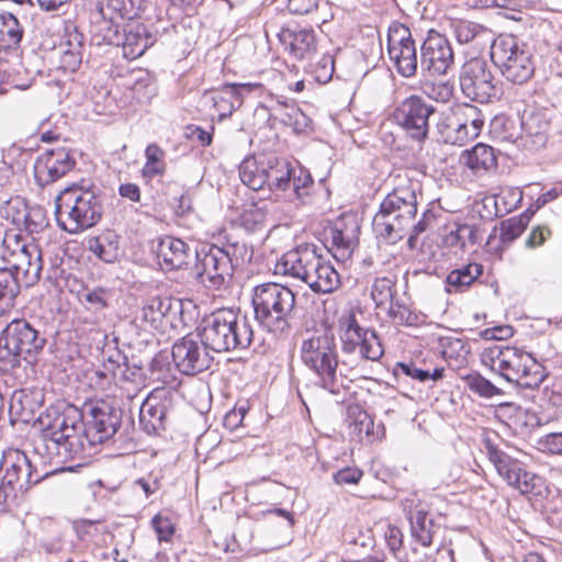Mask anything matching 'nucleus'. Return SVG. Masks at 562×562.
<instances>
[{
	"mask_svg": "<svg viewBox=\"0 0 562 562\" xmlns=\"http://www.w3.org/2000/svg\"><path fill=\"white\" fill-rule=\"evenodd\" d=\"M136 15L134 0H99L92 19L94 22H103V41L109 44H119L121 40L119 22L125 19L133 20Z\"/></svg>",
	"mask_w": 562,
	"mask_h": 562,
	"instance_id": "obj_21",
	"label": "nucleus"
},
{
	"mask_svg": "<svg viewBox=\"0 0 562 562\" xmlns=\"http://www.w3.org/2000/svg\"><path fill=\"white\" fill-rule=\"evenodd\" d=\"M46 337L29 321L12 319L0 333V370L12 371L22 360L32 362L44 349Z\"/></svg>",
	"mask_w": 562,
	"mask_h": 562,
	"instance_id": "obj_8",
	"label": "nucleus"
},
{
	"mask_svg": "<svg viewBox=\"0 0 562 562\" xmlns=\"http://www.w3.org/2000/svg\"><path fill=\"white\" fill-rule=\"evenodd\" d=\"M102 211L101 198L91 189L67 188L56 199V220L70 234L94 226L100 221Z\"/></svg>",
	"mask_w": 562,
	"mask_h": 562,
	"instance_id": "obj_9",
	"label": "nucleus"
},
{
	"mask_svg": "<svg viewBox=\"0 0 562 562\" xmlns=\"http://www.w3.org/2000/svg\"><path fill=\"white\" fill-rule=\"evenodd\" d=\"M278 36L284 49L296 59L310 58L316 50V35L311 27H283Z\"/></svg>",
	"mask_w": 562,
	"mask_h": 562,
	"instance_id": "obj_31",
	"label": "nucleus"
},
{
	"mask_svg": "<svg viewBox=\"0 0 562 562\" xmlns=\"http://www.w3.org/2000/svg\"><path fill=\"white\" fill-rule=\"evenodd\" d=\"M0 505H11L43 480L25 452L13 450L0 464Z\"/></svg>",
	"mask_w": 562,
	"mask_h": 562,
	"instance_id": "obj_11",
	"label": "nucleus"
},
{
	"mask_svg": "<svg viewBox=\"0 0 562 562\" xmlns=\"http://www.w3.org/2000/svg\"><path fill=\"white\" fill-rule=\"evenodd\" d=\"M457 114L459 119L461 120L462 124L467 126L468 132L470 133L471 137L474 139L476 138L484 125V117L476 106L472 104H464L457 111Z\"/></svg>",
	"mask_w": 562,
	"mask_h": 562,
	"instance_id": "obj_50",
	"label": "nucleus"
},
{
	"mask_svg": "<svg viewBox=\"0 0 562 562\" xmlns=\"http://www.w3.org/2000/svg\"><path fill=\"white\" fill-rule=\"evenodd\" d=\"M194 250L180 238L162 237L156 247V255L160 266L166 269H181L186 266Z\"/></svg>",
	"mask_w": 562,
	"mask_h": 562,
	"instance_id": "obj_32",
	"label": "nucleus"
},
{
	"mask_svg": "<svg viewBox=\"0 0 562 562\" xmlns=\"http://www.w3.org/2000/svg\"><path fill=\"white\" fill-rule=\"evenodd\" d=\"M312 184L313 179L306 170L300 168L296 171L292 168L291 188L299 199H302L308 194V189Z\"/></svg>",
	"mask_w": 562,
	"mask_h": 562,
	"instance_id": "obj_54",
	"label": "nucleus"
},
{
	"mask_svg": "<svg viewBox=\"0 0 562 562\" xmlns=\"http://www.w3.org/2000/svg\"><path fill=\"white\" fill-rule=\"evenodd\" d=\"M385 310L395 325H411L414 322L413 314L408 306L397 300L393 299Z\"/></svg>",
	"mask_w": 562,
	"mask_h": 562,
	"instance_id": "obj_53",
	"label": "nucleus"
},
{
	"mask_svg": "<svg viewBox=\"0 0 562 562\" xmlns=\"http://www.w3.org/2000/svg\"><path fill=\"white\" fill-rule=\"evenodd\" d=\"M273 273L302 281L314 293H331L340 285L338 272L314 244H302L284 252L277 260Z\"/></svg>",
	"mask_w": 562,
	"mask_h": 562,
	"instance_id": "obj_2",
	"label": "nucleus"
},
{
	"mask_svg": "<svg viewBox=\"0 0 562 562\" xmlns=\"http://www.w3.org/2000/svg\"><path fill=\"white\" fill-rule=\"evenodd\" d=\"M151 525L157 533L159 541H167L175 531L169 518L162 517L160 515H156L151 519Z\"/></svg>",
	"mask_w": 562,
	"mask_h": 562,
	"instance_id": "obj_61",
	"label": "nucleus"
},
{
	"mask_svg": "<svg viewBox=\"0 0 562 562\" xmlns=\"http://www.w3.org/2000/svg\"><path fill=\"white\" fill-rule=\"evenodd\" d=\"M345 329L341 335L342 350L352 353L357 349L363 359L378 361L384 353L382 342L373 329L362 328L350 315L344 323Z\"/></svg>",
	"mask_w": 562,
	"mask_h": 562,
	"instance_id": "obj_23",
	"label": "nucleus"
},
{
	"mask_svg": "<svg viewBox=\"0 0 562 562\" xmlns=\"http://www.w3.org/2000/svg\"><path fill=\"white\" fill-rule=\"evenodd\" d=\"M464 385L481 397L492 398L502 395L503 391L479 373H471L462 378Z\"/></svg>",
	"mask_w": 562,
	"mask_h": 562,
	"instance_id": "obj_49",
	"label": "nucleus"
},
{
	"mask_svg": "<svg viewBox=\"0 0 562 562\" xmlns=\"http://www.w3.org/2000/svg\"><path fill=\"white\" fill-rule=\"evenodd\" d=\"M259 82L231 83L218 90L207 91L203 95V102L211 105L222 121L241 105L243 97L251 91L261 90Z\"/></svg>",
	"mask_w": 562,
	"mask_h": 562,
	"instance_id": "obj_27",
	"label": "nucleus"
},
{
	"mask_svg": "<svg viewBox=\"0 0 562 562\" xmlns=\"http://www.w3.org/2000/svg\"><path fill=\"white\" fill-rule=\"evenodd\" d=\"M180 304L171 297L154 296L144 304L142 319L154 329H165L171 325V315H176Z\"/></svg>",
	"mask_w": 562,
	"mask_h": 562,
	"instance_id": "obj_33",
	"label": "nucleus"
},
{
	"mask_svg": "<svg viewBox=\"0 0 562 562\" xmlns=\"http://www.w3.org/2000/svg\"><path fill=\"white\" fill-rule=\"evenodd\" d=\"M435 111V106L423 97L413 94L396 106L394 119L408 137L422 142L428 136L429 117Z\"/></svg>",
	"mask_w": 562,
	"mask_h": 562,
	"instance_id": "obj_18",
	"label": "nucleus"
},
{
	"mask_svg": "<svg viewBox=\"0 0 562 562\" xmlns=\"http://www.w3.org/2000/svg\"><path fill=\"white\" fill-rule=\"evenodd\" d=\"M438 131L446 144L463 146L472 140L470 133L459 119L457 112L445 117L438 124Z\"/></svg>",
	"mask_w": 562,
	"mask_h": 562,
	"instance_id": "obj_42",
	"label": "nucleus"
},
{
	"mask_svg": "<svg viewBox=\"0 0 562 562\" xmlns=\"http://www.w3.org/2000/svg\"><path fill=\"white\" fill-rule=\"evenodd\" d=\"M110 297V291L103 288L93 289L85 294V300L89 305V308L94 312L105 308L109 304Z\"/></svg>",
	"mask_w": 562,
	"mask_h": 562,
	"instance_id": "obj_55",
	"label": "nucleus"
},
{
	"mask_svg": "<svg viewBox=\"0 0 562 562\" xmlns=\"http://www.w3.org/2000/svg\"><path fill=\"white\" fill-rule=\"evenodd\" d=\"M251 304L258 325L276 336L288 334L296 311V295L279 283L267 282L254 288Z\"/></svg>",
	"mask_w": 562,
	"mask_h": 562,
	"instance_id": "obj_3",
	"label": "nucleus"
},
{
	"mask_svg": "<svg viewBox=\"0 0 562 562\" xmlns=\"http://www.w3.org/2000/svg\"><path fill=\"white\" fill-rule=\"evenodd\" d=\"M482 363L506 381L525 389L538 387L547 373L530 353L516 347L493 345L481 355Z\"/></svg>",
	"mask_w": 562,
	"mask_h": 562,
	"instance_id": "obj_5",
	"label": "nucleus"
},
{
	"mask_svg": "<svg viewBox=\"0 0 562 562\" xmlns=\"http://www.w3.org/2000/svg\"><path fill=\"white\" fill-rule=\"evenodd\" d=\"M551 124V112L547 109L526 110L518 121L505 120L503 139L518 148L536 151L544 147Z\"/></svg>",
	"mask_w": 562,
	"mask_h": 562,
	"instance_id": "obj_13",
	"label": "nucleus"
},
{
	"mask_svg": "<svg viewBox=\"0 0 562 562\" xmlns=\"http://www.w3.org/2000/svg\"><path fill=\"white\" fill-rule=\"evenodd\" d=\"M482 273L483 266L476 262H470L453 269L446 278V291L448 293L463 292L472 285Z\"/></svg>",
	"mask_w": 562,
	"mask_h": 562,
	"instance_id": "obj_40",
	"label": "nucleus"
},
{
	"mask_svg": "<svg viewBox=\"0 0 562 562\" xmlns=\"http://www.w3.org/2000/svg\"><path fill=\"white\" fill-rule=\"evenodd\" d=\"M171 357L176 368L187 375L203 372L213 362L211 350L204 344L200 333L189 334L178 339L172 346Z\"/></svg>",
	"mask_w": 562,
	"mask_h": 562,
	"instance_id": "obj_19",
	"label": "nucleus"
},
{
	"mask_svg": "<svg viewBox=\"0 0 562 562\" xmlns=\"http://www.w3.org/2000/svg\"><path fill=\"white\" fill-rule=\"evenodd\" d=\"M459 82L464 97L472 101L488 103L497 98L495 78L486 60L482 58H471L463 64Z\"/></svg>",
	"mask_w": 562,
	"mask_h": 562,
	"instance_id": "obj_16",
	"label": "nucleus"
},
{
	"mask_svg": "<svg viewBox=\"0 0 562 562\" xmlns=\"http://www.w3.org/2000/svg\"><path fill=\"white\" fill-rule=\"evenodd\" d=\"M273 111L276 119L288 126H292L296 132L303 131L310 124L308 116L296 106L279 103Z\"/></svg>",
	"mask_w": 562,
	"mask_h": 562,
	"instance_id": "obj_44",
	"label": "nucleus"
},
{
	"mask_svg": "<svg viewBox=\"0 0 562 562\" xmlns=\"http://www.w3.org/2000/svg\"><path fill=\"white\" fill-rule=\"evenodd\" d=\"M459 161L474 173L488 171L495 168L497 164L493 147L482 143L476 144L471 149L464 150Z\"/></svg>",
	"mask_w": 562,
	"mask_h": 562,
	"instance_id": "obj_37",
	"label": "nucleus"
},
{
	"mask_svg": "<svg viewBox=\"0 0 562 562\" xmlns=\"http://www.w3.org/2000/svg\"><path fill=\"white\" fill-rule=\"evenodd\" d=\"M38 422L46 450L57 463L85 458L83 414L77 406L50 407Z\"/></svg>",
	"mask_w": 562,
	"mask_h": 562,
	"instance_id": "obj_1",
	"label": "nucleus"
},
{
	"mask_svg": "<svg viewBox=\"0 0 562 562\" xmlns=\"http://www.w3.org/2000/svg\"><path fill=\"white\" fill-rule=\"evenodd\" d=\"M239 177L241 182L254 191L266 187L265 158L257 159L249 157L239 165Z\"/></svg>",
	"mask_w": 562,
	"mask_h": 562,
	"instance_id": "obj_41",
	"label": "nucleus"
},
{
	"mask_svg": "<svg viewBox=\"0 0 562 562\" xmlns=\"http://www.w3.org/2000/svg\"><path fill=\"white\" fill-rule=\"evenodd\" d=\"M491 60L502 76L517 85L527 82L535 72V61L528 44L514 35L502 34L491 45Z\"/></svg>",
	"mask_w": 562,
	"mask_h": 562,
	"instance_id": "obj_10",
	"label": "nucleus"
},
{
	"mask_svg": "<svg viewBox=\"0 0 562 562\" xmlns=\"http://www.w3.org/2000/svg\"><path fill=\"white\" fill-rule=\"evenodd\" d=\"M417 213L416 189L412 183L398 186L389 193L372 221L376 237L387 244L403 239Z\"/></svg>",
	"mask_w": 562,
	"mask_h": 562,
	"instance_id": "obj_6",
	"label": "nucleus"
},
{
	"mask_svg": "<svg viewBox=\"0 0 562 562\" xmlns=\"http://www.w3.org/2000/svg\"><path fill=\"white\" fill-rule=\"evenodd\" d=\"M453 32L460 44H472L477 50L491 48L492 42L496 38L488 27L464 20L453 24Z\"/></svg>",
	"mask_w": 562,
	"mask_h": 562,
	"instance_id": "obj_34",
	"label": "nucleus"
},
{
	"mask_svg": "<svg viewBox=\"0 0 562 562\" xmlns=\"http://www.w3.org/2000/svg\"><path fill=\"white\" fill-rule=\"evenodd\" d=\"M121 411L105 401L89 406L83 429L85 458L91 448L111 439L121 426Z\"/></svg>",
	"mask_w": 562,
	"mask_h": 562,
	"instance_id": "obj_15",
	"label": "nucleus"
},
{
	"mask_svg": "<svg viewBox=\"0 0 562 562\" xmlns=\"http://www.w3.org/2000/svg\"><path fill=\"white\" fill-rule=\"evenodd\" d=\"M196 280L206 288L220 289L229 282L234 270L249 262L252 250L245 243H228L222 247L205 245L194 249Z\"/></svg>",
	"mask_w": 562,
	"mask_h": 562,
	"instance_id": "obj_4",
	"label": "nucleus"
},
{
	"mask_svg": "<svg viewBox=\"0 0 562 562\" xmlns=\"http://www.w3.org/2000/svg\"><path fill=\"white\" fill-rule=\"evenodd\" d=\"M387 54L402 77L416 76L418 69L417 47L411 30L404 24L393 22L389 26Z\"/></svg>",
	"mask_w": 562,
	"mask_h": 562,
	"instance_id": "obj_17",
	"label": "nucleus"
},
{
	"mask_svg": "<svg viewBox=\"0 0 562 562\" xmlns=\"http://www.w3.org/2000/svg\"><path fill=\"white\" fill-rule=\"evenodd\" d=\"M535 212L528 209L518 216L502 221L498 227H494L486 243L490 251L501 255L508 248L525 232Z\"/></svg>",
	"mask_w": 562,
	"mask_h": 562,
	"instance_id": "obj_28",
	"label": "nucleus"
},
{
	"mask_svg": "<svg viewBox=\"0 0 562 562\" xmlns=\"http://www.w3.org/2000/svg\"><path fill=\"white\" fill-rule=\"evenodd\" d=\"M199 333L214 352L246 350L254 340L252 326L247 316L231 308L217 310L205 317Z\"/></svg>",
	"mask_w": 562,
	"mask_h": 562,
	"instance_id": "obj_7",
	"label": "nucleus"
},
{
	"mask_svg": "<svg viewBox=\"0 0 562 562\" xmlns=\"http://www.w3.org/2000/svg\"><path fill=\"white\" fill-rule=\"evenodd\" d=\"M240 225L248 232L263 229L268 224V211L265 205L254 203L248 205L240 214Z\"/></svg>",
	"mask_w": 562,
	"mask_h": 562,
	"instance_id": "obj_46",
	"label": "nucleus"
},
{
	"mask_svg": "<svg viewBox=\"0 0 562 562\" xmlns=\"http://www.w3.org/2000/svg\"><path fill=\"white\" fill-rule=\"evenodd\" d=\"M402 507L406 514L413 538L424 547L432 543V519L428 516L426 505L422 503L417 494H411L402 501Z\"/></svg>",
	"mask_w": 562,
	"mask_h": 562,
	"instance_id": "obj_29",
	"label": "nucleus"
},
{
	"mask_svg": "<svg viewBox=\"0 0 562 562\" xmlns=\"http://www.w3.org/2000/svg\"><path fill=\"white\" fill-rule=\"evenodd\" d=\"M16 211L13 214L12 222L15 224L23 223L25 229L30 234L40 233L47 226V218L44 211L40 207L26 210L25 204L19 200H10L5 206V213L9 216L10 211Z\"/></svg>",
	"mask_w": 562,
	"mask_h": 562,
	"instance_id": "obj_35",
	"label": "nucleus"
},
{
	"mask_svg": "<svg viewBox=\"0 0 562 562\" xmlns=\"http://www.w3.org/2000/svg\"><path fill=\"white\" fill-rule=\"evenodd\" d=\"M384 537L390 551L396 555L403 544L402 531L397 527L390 526L385 531Z\"/></svg>",
	"mask_w": 562,
	"mask_h": 562,
	"instance_id": "obj_64",
	"label": "nucleus"
},
{
	"mask_svg": "<svg viewBox=\"0 0 562 562\" xmlns=\"http://www.w3.org/2000/svg\"><path fill=\"white\" fill-rule=\"evenodd\" d=\"M18 292L16 276L9 268L0 269V316L13 307Z\"/></svg>",
	"mask_w": 562,
	"mask_h": 562,
	"instance_id": "obj_43",
	"label": "nucleus"
},
{
	"mask_svg": "<svg viewBox=\"0 0 562 562\" xmlns=\"http://www.w3.org/2000/svg\"><path fill=\"white\" fill-rule=\"evenodd\" d=\"M454 66V54L449 40L429 31L420 46V70L426 77H438L449 74Z\"/></svg>",
	"mask_w": 562,
	"mask_h": 562,
	"instance_id": "obj_20",
	"label": "nucleus"
},
{
	"mask_svg": "<svg viewBox=\"0 0 562 562\" xmlns=\"http://www.w3.org/2000/svg\"><path fill=\"white\" fill-rule=\"evenodd\" d=\"M167 12L170 16L191 15L196 8V0H168Z\"/></svg>",
	"mask_w": 562,
	"mask_h": 562,
	"instance_id": "obj_59",
	"label": "nucleus"
},
{
	"mask_svg": "<svg viewBox=\"0 0 562 562\" xmlns=\"http://www.w3.org/2000/svg\"><path fill=\"white\" fill-rule=\"evenodd\" d=\"M167 405L156 396L148 397L139 411V423L146 432H156L165 428Z\"/></svg>",
	"mask_w": 562,
	"mask_h": 562,
	"instance_id": "obj_39",
	"label": "nucleus"
},
{
	"mask_svg": "<svg viewBox=\"0 0 562 562\" xmlns=\"http://www.w3.org/2000/svg\"><path fill=\"white\" fill-rule=\"evenodd\" d=\"M88 249L100 260L112 263L120 255V236L113 231H105L88 239Z\"/></svg>",
	"mask_w": 562,
	"mask_h": 562,
	"instance_id": "obj_38",
	"label": "nucleus"
},
{
	"mask_svg": "<svg viewBox=\"0 0 562 562\" xmlns=\"http://www.w3.org/2000/svg\"><path fill=\"white\" fill-rule=\"evenodd\" d=\"M395 281L391 278H375L371 285V297L378 308H385L394 299Z\"/></svg>",
	"mask_w": 562,
	"mask_h": 562,
	"instance_id": "obj_47",
	"label": "nucleus"
},
{
	"mask_svg": "<svg viewBox=\"0 0 562 562\" xmlns=\"http://www.w3.org/2000/svg\"><path fill=\"white\" fill-rule=\"evenodd\" d=\"M551 236V231L546 225H538L532 228L528 238L526 239V247L536 248L541 245Z\"/></svg>",
	"mask_w": 562,
	"mask_h": 562,
	"instance_id": "obj_62",
	"label": "nucleus"
},
{
	"mask_svg": "<svg viewBox=\"0 0 562 562\" xmlns=\"http://www.w3.org/2000/svg\"><path fill=\"white\" fill-rule=\"evenodd\" d=\"M151 378L165 384L173 380L169 356L165 352L157 353L149 363Z\"/></svg>",
	"mask_w": 562,
	"mask_h": 562,
	"instance_id": "obj_52",
	"label": "nucleus"
},
{
	"mask_svg": "<svg viewBox=\"0 0 562 562\" xmlns=\"http://www.w3.org/2000/svg\"><path fill=\"white\" fill-rule=\"evenodd\" d=\"M266 187L270 191H286L291 188L292 167L284 158L270 156L265 158Z\"/></svg>",
	"mask_w": 562,
	"mask_h": 562,
	"instance_id": "obj_36",
	"label": "nucleus"
},
{
	"mask_svg": "<svg viewBox=\"0 0 562 562\" xmlns=\"http://www.w3.org/2000/svg\"><path fill=\"white\" fill-rule=\"evenodd\" d=\"M538 445L543 452L551 454H562V431L550 432L538 440Z\"/></svg>",
	"mask_w": 562,
	"mask_h": 562,
	"instance_id": "obj_57",
	"label": "nucleus"
},
{
	"mask_svg": "<svg viewBox=\"0 0 562 562\" xmlns=\"http://www.w3.org/2000/svg\"><path fill=\"white\" fill-rule=\"evenodd\" d=\"M76 165L71 151L65 147L41 154L34 164V178L40 187L52 184L66 176Z\"/></svg>",
	"mask_w": 562,
	"mask_h": 562,
	"instance_id": "obj_24",
	"label": "nucleus"
},
{
	"mask_svg": "<svg viewBox=\"0 0 562 562\" xmlns=\"http://www.w3.org/2000/svg\"><path fill=\"white\" fill-rule=\"evenodd\" d=\"M7 260L16 278L21 274L29 284L40 280L43 268L42 251L33 240L16 238Z\"/></svg>",
	"mask_w": 562,
	"mask_h": 562,
	"instance_id": "obj_25",
	"label": "nucleus"
},
{
	"mask_svg": "<svg viewBox=\"0 0 562 562\" xmlns=\"http://www.w3.org/2000/svg\"><path fill=\"white\" fill-rule=\"evenodd\" d=\"M334 64L335 61L331 55H323L319 58V60L313 66L315 79L318 82L323 83H326L328 80H330L334 74Z\"/></svg>",
	"mask_w": 562,
	"mask_h": 562,
	"instance_id": "obj_56",
	"label": "nucleus"
},
{
	"mask_svg": "<svg viewBox=\"0 0 562 562\" xmlns=\"http://www.w3.org/2000/svg\"><path fill=\"white\" fill-rule=\"evenodd\" d=\"M360 225L352 214L338 217L326 231V238L330 243L328 250L340 261L350 258L358 244Z\"/></svg>",
	"mask_w": 562,
	"mask_h": 562,
	"instance_id": "obj_26",
	"label": "nucleus"
},
{
	"mask_svg": "<svg viewBox=\"0 0 562 562\" xmlns=\"http://www.w3.org/2000/svg\"><path fill=\"white\" fill-rule=\"evenodd\" d=\"M363 472L358 468H344L334 473L333 479L339 485L357 484L362 477Z\"/></svg>",
	"mask_w": 562,
	"mask_h": 562,
	"instance_id": "obj_60",
	"label": "nucleus"
},
{
	"mask_svg": "<svg viewBox=\"0 0 562 562\" xmlns=\"http://www.w3.org/2000/svg\"><path fill=\"white\" fill-rule=\"evenodd\" d=\"M123 31L117 45H122L124 57L131 60L140 57L157 41V33L138 21L130 20Z\"/></svg>",
	"mask_w": 562,
	"mask_h": 562,
	"instance_id": "obj_30",
	"label": "nucleus"
},
{
	"mask_svg": "<svg viewBox=\"0 0 562 562\" xmlns=\"http://www.w3.org/2000/svg\"><path fill=\"white\" fill-rule=\"evenodd\" d=\"M146 162L142 169L145 178L153 179L166 171L165 151L155 143L149 144L145 149Z\"/></svg>",
	"mask_w": 562,
	"mask_h": 562,
	"instance_id": "obj_45",
	"label": "nucleus"
},
{
	"mask_svg": "<svg viewBox=\"0 0 562 562\" xmlns=\"http://www.w3.org/2000/svg\"><path fill=\"white\" fill-rule=\"evenodd\" d=\"M0 42H3L5 47L16 46L23 35L18 19L12 14L0 15Z\"/></svg>",
	"mask_w": 562,
	"mask_h": 562,
	"instance_id": "obj_51",
	"label": "nucleus"
},
{
	"mask_svg": "<svg viewBox=\"0 0 562 562\" xmlns=\"http://www.w3.org/2000/svg\"><path fill=\"white\" fill-rule=\"evenodd\" d=\"M475 228L471 225H459L456 229L450 231L443 238V244L448 248L464 250L468 245L475 244Z\"/></svg>",
	"mask_w": 562,
	"mask_h": 562,
	"instance_id": "obj_48",
	"label": "nucleus"
},
{
	"mask_svg": "<svg viewBox=\"0 0 562 562\" xmlns=\"http://www.w3.org/2000/svg\"><path fill=\"white\" fill-rule=\"evenodd\" d=\"M513 335L514 329L508 325L486 328L481 331V337L485 340H505L510 338Z\"/></svg>",
	"mask_w": 562,
	"mask_h": 562,
	"instance_id": "obj_63",
	"label": "nucleus"
},
{
	"mask_svg": "<svg viewBox=\"0 0 562 562\" xmlns=\"http://www.w3.org/2000/svg\"><path fill=\"white\" fill-rule=\"evenodd\" d=\"M488 460L493 463L498 475L524 495H541L543 479L525 469L521 462L509 457L492 443L484 441Z\"/></svg>",
	"mask_w": 562,
	"mask_h": 562,
	"instance_id": "obj_14",
	"label": "nucleus"
},
{
	"mask_svg": "<svg viewBox=\"0 0 562 562\" xmlns=\"http://www.w3.org/2000/svg\"><path fill=\"white\" fill-rule=\"evenodd\" d=\"M345 329L341 335L342 350L352 353L357 349L363 359L378 361L384 353L382 342L373 329L362 328L350 315L344 323Z\"/></svg>",
	"mask_w": 562,
	"mask_h": 562,
	"instance_id": "obj_22",
	"label": "nucleus"
},
{
	"mask_svg": "<svg viewBox=\"0 0 562 562\" xmlns=\"http://www.w3.org/2000/svg\"><path fill=\"white\" fill-rule=\"evenodd\" d=\"M302 363L319 380L322 386L330 390L337 379L338 353L335 338L329 334H314L301 342Z\"/></svg>",
	"mask_w": 562,
	"mask_h": 562,
	"instance_id": "obj_12",
	"label": "nucleus"
},
{
	"mask_svg": "<svg viewBox=\"0 0 562 562\" xmlns=\"http://www.w3.org/2000/svg\"><path fill=\"white\" fill-rule=\"evenodd\" d=\"M426 94L438 102H448L452 97V86L449 83H431L425 86Z\"/></svg>",
	"mask_w": 562,
	"mask_h": 562,
	"instance_id": "obj_58",
	"label": "nucleus"
}]
</instances>
